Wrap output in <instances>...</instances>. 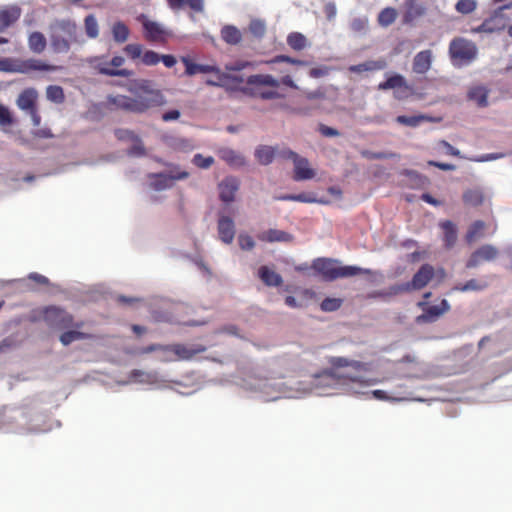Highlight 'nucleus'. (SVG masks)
Wrapping results in <instances>:
<instances>
[{
    "label": "nucleus",
    "mask_w": 512,
    "mask_h": 512,
    "mask_svg": "<svg viewBox=\"0 0 512 512\" xmlns=\"http://www.w3.org/2000/svg\"><path fill=\"white\" fill-rule=\"evenodd\" d=\"M243 83V77L223 72L220 68L215 78H210L205 81V84L208 86L222 87L230 93L241 91L244 94L261 99H274L279 97L277 88L280 82L271 75H251L246 81L247 85L241 87Z\"/></svg>",
    "instance_id": "1"
},
{
    "label": "nucleus",
    "mask_w": 512,
    "mask_h": 512,
    "mask_svg": "<svg viewBox=\"0 0 512 512\" xmlns=\"http://www.w3.org/2000/svg\"><path fill=\"white\" fill-rule=\"evenodd\" d=\"M128 91L134 97L126 95H108L106 105L110 109L142 114L151 108L166 104V99L159 89H154L149 80H137L130 83Z\"/></svg>",
    "instance_id": "2"
},
{
    "label": "nucleus",
    "mask_w": 512,
    "mask_h": 512,
    "mask_svg": "<svg viewBox=\"0 0 512 512\" xmlns=\"http://www.w3.org/2000/svg\"><path fill=\"white\" fill-rule=\"evenodd\" d=\"M52 29L50 41L51 47L56 53H67L71 44L82 45L84 43L77 24L70 19L57 20Z\"/></svg>",
    "instance_id": "3"
},
{
    "label": "nucleus",
    "mask_w": 512,
    "mask_h": 512,
    "mask_svg": "<svg viewBox=\"0 0 512 512\" xmlns=\"http://www.w3.org/2000/svg\"><path fill=\"white\" fill-rule=\"evenodd\" d=\"M313 268L326 281H333L338 278L352 277L360 274H370L369 269L357 266H339L336 261L331 259H317L313 262Z\"/></svg>",
    "instance_id": "4"
},
{
    "label": "nucleus",
    "mask_w": 512,
    "mask_h": 512,
    "mask_svg": "<svg viewBox=\"0 0 512 512\" xmlns=\"http://www.w3.org/2000/svg\"><path fill=\"white\" fill-rule=\"evenodd\" d=\"M478 49L474 42L462 37L454 38L449 44V55L454 66L470 64L477 57Z\"/></svg>",
    "instance_id": "5"
},
{
    "label": "nucleus",
    "mask_w": 512,
    "mask_h": 512,
    "mask_svg": "<svg viewBox=\"0 0 512 512\" xmlns=\"http://www.w3.org/2000/svg\"><path fill=\"white\" fill-rule=\"evenodd\" d=\"M42 314L44 322L51 329L66 330L83 327V322H75L72 314L58 306H47L43 309Z\"/></svg>",
    "instance_id": "6"
},
{
    "label": "nucleus",
    "mask_w": 512,
    "mask_h": 512,
    "mask_svg": "<svg viewBox=\"0 0 512 512\" xmlns=\"http://www.w3.org/2000/svg\"><path fill=\"white\" fill-rule=\"evenodd\" d=\"M434 276V268L429 264H424L414 274L411 282L402 283L399 285L392 286L390 288V294L396 295L402 292H408L412 289L420 290L425 287Z\"/></svg>",
    "instance_id": "7"
},
{
    "label": "nucleus",
    "mask_w": 512,
    "mask_h": 512,
    "mask_svg": "<svg viewBox=\"0 0 512 512\" xmlns=\"http://www.w3.org/2000/svg\"><path fill=\"white\" fill-rule=\"evenodd\" d=\"M138 21L142 24L144 30V38L152 43H167L172 36V32L159 22L148 19L144 14L138 17Z\"/></svg>",
    "instance_id": "8"
},
{
    "label": "nucleus",
    "mask_w": 512,
    "mask_h": 512,
    "mask_svg": "<svg viewBox=\"0 0 512 512\" xmlns=\"http://www.w3.org/2000/svg\"><path fill=\"white\" fill-rule=\"evenodd\" d=\"M512 8V1L496 8L479 26L471 28V33H494L505 28L503 12Z\"/></svg>",
    "instance_id": "9"
},
{
    "label": "nucleus",
    "mask_w": 512,
    "mask_h": 512,
    "mask_svg": "<svg viewBox=\"0 0 512 512\" xmlns=\"http://www.w3.org/2000/svg\"><path fill=\"white\" fill-rule=\"evenodd\" d=\"M38 92L34 88L24 89L18 96L16 103L19 109L30 115L34 126L41 123V116L37 109Z\"/></svg>",
    "instance_id": "10"
},
{
    "label": "nucleus",
    "mask_w": 512,
    "mask_h": 512,
    "mask_svg": "<svg viewBox=\"0 0 512 512\" xmlns=\"http://www.w3.org/2000/svg\"><path fill=\"white\" fill-rule=\"evenodd\" d=\"M418 307L423 310V313L416 317L417 323H433L437 321L442 315L450 310V304L447 300L442 299L439 305L429 306L427 302L421 301Z\"/></svg>",
    "instance_id": "11"
},
{
    "label": "nucleus",
    "mask_w": 512,
    "mask_h": 512,
    "mask_svg": "<svg viewBox=\"0 0 512 512\" xmlns=\"http://www.w3.org/2000/svg\"><path fill=\"white\" fill-rule=\"evenodd\" d=\"M290 160L293 162V179L295 181L311 180L316 176V170L307 158L290 150Z\"/></svg>",
    "instance_id": "12"
},
{
    "label": "nucleus",
    "mask_w": 512,
    "mask_h": 512,
    "mask_svg": "<svg viewBox=\"0 0 512 512\" xmlns=\"http://www.w3.org/2000/svg\"><path fill=\"white\" fill-rule=\"evenodd\" d=\"M327 100L325 91L319 88L315 91L309 92L304 97V105L294 110L303 115L312 114L314 111H324V102Z\"/></svg>",
    "instance_id": "13"
},
{
    "label": "nucleus",
    "mask_w": 512,
    "mask_h": 512,
    "mask_svg": "<svg viewBox=\"0 0 512 512\" xmlns=\"http://www.w3.org/2000/svg\"><path fill=\"white\" fill-rule=\"evenodd\" d=\"M499 255L498 249L491 245V244H485L476 249L466 262L467 268H475L479 266L484 261H493L495 260Z\"/></svg>",
    "instance_id": "14"
},
{
    "label": "nucleus",
    "mask_w": 512,
    "mask_h": 512,
    "mask_svg": "<svg viewBox=\"0 0 512 512\" xmlns=\"http://www.w3.org/2000/svg\"><path fill=\"white\" fill-rule=\"evenodd\" d=\"M22 15V9L17 4L0 6V33L17 23Z\"/></svg>",
    "instance_id": "15"
},
{
    "label": "nucleus",
    "mask_w": 512,
    "mask_h": 512,
    "mask_svg": "<svg viewBox=\"0 0 512 512\" xmlns=\"http://www.w3.org/2000/svg\"><path fill=\"white\" fill-rule=\"evenodd\" d=\"M427 8L423 3L418 0H405L403 23L412 24L415 20L425 16Z\"/></svg>",
    "instance_id": "16"
},
{
    "label": "nucleus",
    "mask_w": 512,
    "mask_h": 512,
    "mask_svg": "<svg viewBox=\"0 0 512 512\" xmlns=\"http://www.w3.org/2000/svg\"><path fill=\"white\" fill-rule=\"evenodd\" d=\"M217 230L220 240L231 244L235 237V224L232 218L221 215L218 219Z\"/></svg>",
    "instance_id": "17"
},
{
    "label": "nucleus",
    "mask_w": 512,
    "mask_h": 512,
    "mask_svg": "<svg viewBox=\"0 0 512 512\" xmlns=\"http://www.w3.org/2000/svg\"><path fill=\"white\" fill-rule=\"evenodd\" d=\"M175 361H189L197 354L206 351V347L201 344L186 346L184 344H173Z\"/></svg>",
    "instance_id": "18"
},
{
    "label": "nucleus",
    "mask_w": 512,
    "mask_h": 512,
    "mask_svg": "<svg viewBox=\"0 0 512 512\" xmlns=\"http://www.w3.org/2000/svg\"><path fill=\"white\" fill-rule=\"evenodd\" d=\"M239 188V181L235 177H226L219 184V197L223 202L229 203L234 200L235 193Z\"/></svg>",
    "instance_id": "19"
},
{
    "label": "nucleus",
    "mask_w": 512,
    "mask_h": 512,
    "mask_svg": "<svg viewBox=\"0 0 512 512\" xmlns=\"http://www.w3.org/2000/svg\"><path fill=\"white\" fill-rule=\"evenodd\" d=\"M433 54L432 51L427 49L418 52L414 58L412 63L413 72L416 74H425L427 73L432 65Z\"/></svg>",
    "instance_id": "20"
},
{
    "label": "nucleus",
    "mask_w": 512,
    "mask_h": 512,
    "mask_svg": "<svg viewBox=\"0 0 512 512\" xmlns=\"http://www.w3.org/2000/svg\"><path fill=\"white\" fill-rule=\"evenodd\" d=\"M181 61L185 66L187 76H194L199 73H213L216 76L219 70V67L215 65L194 63L189 57H182Z\"/></svg>",
    "instance_id": "21"
},
{
    "label": "nucleus",
    "mask_w": 512,
    "mask_h": 512,
    "mask_svg": "<svg viewBox=\"0 0 512 512\" xmlns=\"http://www.w3.org/2000/svg\"><path fill=\"white\" fill-rule=\"evenodd\" d=\"M166 2L172 11H179L185 7H188L194 13L205 11V0H166Z\"/></svg>",
    "instance_id": "22"
},
{
    "label": "nucleus",
    "mask_w": 512,
    "mask_h": 512,
    "mask_svg": "<svg viewBox=\"0 0 512 512\" xmlns=\"http://www.w3.org/2000/svg\"><path fill=\"white\" fill-rule=\"evenodd\" d=\"M60 67L55 65L47 64L46 62L39 59H27L19 62V73H28L30 71H56Z\"/></svg>",
    "instance_id": "23"
},
{
    "label": "nucleus",
    "mask_w": 512,
    "mask_h": 512,
    "mask_svg": "<svg viewBox=\"0 0 512 512\" xmlns=\"http://www.w3.org/2000/svg\"><path fill=\"white\" fill-rule=\"evenodd\" d=\"M387 67V62L385 59L378 60H369L357 65H352L349 67V71L353 73H362L367 71H379L383 70Z\"/></svg>",
    "instance_id": "24"
},
{
    "label": "nucleus",
    "mask_w": 512,
    "mask_h": 512,
    "mask_svg": "<svg viewBox=\"0 0 512 512\" xmlns=\"http://www.w3.org/2000/svg\"><path fill=\"white\" fill-rule=\"evenodd\" d=\"M440 227L443 230V241L446 248H452L457 241V228L456 225L450 221L445 220L440 222Z\"/></svg>",
    "instance_id": "25"
},
{
    "label": "nucleus",
    "mask_w": 512,
    "mask_h": 512,
    "mask_svg": "<svg viewBox=\"0 0 512 512\" xmlns=\"http://www.w3.org/2000/svg\"><path fill=\"white\" fill-rule=\"evenodd\" d=\"M379 90H389V89H404L410 90L406 79L400 74H394L388 77L384 82L379 83Z\"/></svg>",
    "instance_id": "26"
},
{
    "label": "nucleus",
    "mask_w": 512,
    "mask_h": 512,
    "mask_svg": "<svg viewBox=\"0 0 512 512\" xmlns=\"http://www.w3.org/2000/svg\"><path fill=\"white\" fill-rule=\"evenodd\" d=\"M222 40L229 45H237L242 40L241 31L234 25H225L221 31Z\"/></svg>",
    "instance_id": "27"
},
{
    "label": "nucleus",
    "mask_w": 512,
    "mask_h": 512,
    "mask_svg": "<svg viewBox=\"0 0 512 512\" xmlns=\"http://www.w3.org/2000/svg\"><path fill=\"white\" fill-rule=\"evenodd\" d=\"M189 173L187 171L178 172L176 174L167 175V174H156L155 177L158 179L156 183L157 189H165L169 188L173 185L175 180H183L188 178Z\"/></svg>",
    "instance_id": "28"
},
{
    "label": "nucleus",
    "mask_w": 512,
    "mask_h": 512,
    "mask_svg": "<svg viewBox=\"0 0 512 512\" xmlns=\"http://www.w3.org/2000/svg\"><path fill=\"white\" fill-rule=\"evenodd\" d=\"M329 363L334 368H342V367H351L355 371H366L367 370V364L355 361V360H349L345 357H331L329 359Z\"/></svg>",
    "instance_id": "29"
},
{
    "label": "nucleus",
    "mask_w": 512,
    "mask_h": 512,
    "mask_svg": "<svg viewBox=\"0 0 512 512\" xmlns=\"http://www.w3.org/2000/svg\"><path fill=\"white\" fill-rule=\"evenodd\" d=\"M258 275L267 286H279L282 283V277L267 266H261Z\"/></svg>",
    "instance_id": "30"
},
{
    "label": "nucleus",
    "mask_w": 512,
    "mask_h": 512,
    "mask_svg": "<svg viewBox=\"0 0 512 512\" xmlns=\"http://www.w3.org/2000/svg\"><path fill=\"white\" fill-rule=\"evenodd\" d=\"M28 46L32 52L37 54L42 53L47 46L44 34L38 31L32 32L28 37Z\"/></svg>",
    "instance_id": "31"
},
{
    "label": "nucleus",
    "mask_w": 512,
    "mask_h": 512,
    "mask_svg": "<svg viewBox=\"0 0 512 512\" xmlns=\"http://www.w3.org/2000/svg\"><path fill=\"white\" fill-rule=\"evenodd\" d=\"M276 155L274 147L262 145L255 150V158L262 165L270 164Z\"/></svg>",
    "instance_id": "32"
},
{
    "label": "nucleus",
    "mask_w": 512,
    "mask_h": 512,
    "mask_svg": "<svg viewBox=\"0 0 512 512\" xmlns=\"http://www.w3.org/2000/svg\"><path fill=\"white\" fill-rule=\"evenodd\" d=\"M91 338V335L78 331V329L64 331L59 340L64 346L70 345L74 341L85 340Z\"/></svg>",
    "instance_id": "33"
},
{
    "label": "nucleus",
    "mask_w": 512,
    "mask_h": 512,
    "mask_svg": "<svg viewBox=\"0 0 512 512\" xmlns=\"http://www.w3.org/2000/svg\"><path fill=\"white\" fill-rule=\"evenodd\" d=\"M425 121H432V118L430 116L423 114L414 116L399 115L396 117L397 123L409 127H417L418 125Z\"/></svg>",
    "instance_id": "34"
},
{
    "label": "nucleus",
    "mask_w": 512,
    "mask_h": 512,
    "mask_svg": "<svg viewBox=\"0 0 512 512\" xmlns=\"http://www.w3.org/2000/svg\"><path fill=\"white\" fill-rule=\"evenodd\" d=\"M468 97L470 100L475 101L480 107H485L488 104V91L484 87L478 86L470 89Z\"/></svg>",
    "instance_id": "35"
},
{
    "label": "nucleus",
    "mask_w": 512,
    "mask_h": 512,
    "mask_svg": "<svg viewBox=\"0 0 512 512\" xmlns=\"http://www.w3.org/2000/svg\"><path fill=\"white\" fill-rule=\"evenodd\" d=\"M257 238L265 242L285 241L287 234L284 231L270 229L257 234Z\"/></svg>",
    "instance_id": "36"
},
{
    "label": "nucleus",
    "mask_w": 512,
    "mask_h": 512,
    "mask_svg": "<svg viewBox=\"0 0 512 512\" xmlns=\"http://www.w3.org/2000/svg\"><path fill=\"white\" fill-rule=\"evenodd\" d=\"M129 33V28L125 23L121 21L114 23L112 26L113 39L117 43H124L125 41H127Z\"/></svg>",
    "instance_id": "37"
},
{
    "label": "nucleus",
    "mask_w": 512,
    "mask_h": 512,
    "mask_svg": "<svg viewBox=\"0 0 512 512\" xmlns=\"http://www.w3.org/2000/svg\"><path fill=\"white\" fill-rule=\"evenodd\" d=\"M397 10L393 7H386L378 15V23L383 27L393 24L397 18Z\"/></svg>",
    "instance_id": "38"
},
{
    "label": "nucleus",
    "mask_w": 512,
    "mask_h": 512,
    "mask_svg": "<svg viewBox=\"0 0 512 512\" xmlns=\"http://www.w3.org/2000/svg\"><path fill=\"white\" fill-rule=\"evenodd\" d=\"M46 97L49 101L62 104L65 101L64 90L59 85H49L46 88Z\"/></svg>",
    "instance_id": "39"
},
{
    "label": "nucleus",
    "mask_w": 512,
    "mask_h": 512,
    "mask_svg": "<svg viewBox=\"0 0 512 512\" xmlns=\"http://www.w3.org/2000/svg\"><path fill=\"white\" fill-rule=\"evenodd\" d=\"M484 196L479 189H469L463 193V201L471 206H479L483 203Z\"/></svg>",
    "instance_id": "40"
},
{
    "label": "nucleus",
    "mask_w": 512,
    "mask_h": 512,
    "mask_svg": "<svg viewBox=\"0 0 512 512\" xmlns=\"http://www.w3.org/2000/svg\"><path fill=\"white\" fill-rule=\"evenodd\" d=\"M84 28L86 35L91 38L95 39L99 35V25L97 22L96 17L93 14L87 15L84 19Z\"/></svg>",
    "instance_id": "41"
},
{
    "label": "nucleus",
    "mask_w": 512,
    "mask_h": 512,
    "mask_svg": "<svg viewBox=\"0 0 512 512\" xmlns=\"http://www.w3.org/2000/svg\"><path fill=\"white\" fill-rule=\"evenodd\" d=\"M485 229V223L481 220H477L471 224L466 234V241L472 243L483 235Z\"/></svg>",
    "instance_id": "42"
},
{
    "label": "nucleus",
    "mask_w": 512,
    "mask_h": 512,
    "mask_svg": "<svg viewBox=\"0 0 512 512\" xmlns=\"http://www.w3.org/2000/svg\"><path fill=\"white\" fill-rule=\"evenodd\" d=\"M487 286L486 283H481L476 279H471L467 281L465 284L456 285L453 290L460 292H468V291H480L485 289Z\"/></svg>",
    "instance_id": "43"
},
{
    "label": "nucleus",
    "mask_w": 512,
    "mask_h": 512,
    "mask_svg": "<svg viewBox=\"0 0 512 512\" xmlns=\"http://www.w3.org/2000/svg\"><path fill=\"white\" fill-rule=\"evenodd\" d=\"M220 157L230 165L240 166L244 164V159L231 149L220 151Z\"/></svg>",
    "instance_id": "44"
},
{
    "label": "nucleus",
    "mask_w": 512,
    "mask_h": 512,
    "mask_svg": "<svg viewBox=\"0 0 512 512\" xmlns=\"http://www.w3.org/2000/svg\"><path fill=\"white\" fill-rule=\"evenodd\" d=\"M248 30L254 37L260 39L266 32L265 22L260 19H253L249 23Z\"/></svg>",
    "instance_id": "45"
},
{
    "label": "nucleus",
    "mask_w": 512,
    "mask_h": 512,
    "mask_svg": "<svg viewBox=\"0 0 512 512\" xmlns=\"http://www.w3.org/2000/svg\"><path fill=\"white\" fill-rule=\"evenodd\" d=\"M309 45L307 38L298 32L290 33V47L294 50H303Z\"/></svg>",
    "instance_id": "46"
},
{
    "label": "nucleus",
    "mask_w": 512,
    "mask_h": 512,
    "mask_svg": "<svg viewBox=\"0 0 512 512\" xmlns=\"http://www.w3.org/2000/svg\"><path fill=\"white\" fill-rule=\"evenodd\" d=\"M476 8V0H458L457 3L455 4L456 11L464 15L474 12Z\"/></svg>",
    "instance_id": "47"
},
{
    "label": "nucleus",
    "mask_w": 512,
    "mask_h": 512,
    "mask_svg": "<svg viewBox=\"0 0 512 512\" xmlns=\"http://www.w3.org/2000/svg\"><path fill=\"white\" fill-rule=\"evenodd\" d=\"M343 304V300L341 298H325L321 304L320 308L324 312H334L338 310Z\"/></svg>",
    "instance_id": "48"
},
{
    "label": "nucleus",
    "mask_w": 512,
    "mask_h": 512,
    "mask_svg": "<svg viewBox=\"0 0 512 512\" xmlns=\"http://www.w3.org/2000/svg\"><path fill=\"white\" fill-rule=\"evenodd\" d=\"M174 351V345H162L160 346V349L158 350V359L162 362H175V355L173 353Z\"/></svg>",
    "instance_id": "49"
},
{
    "label": "nucleus",
    "mask_w": 512,
    "mask_h": 512,
    "mask_svg": "<svg viewBox=\"0 0 512 512\" xmlns=\"http://www.w3.org/2000/svg\"><path fill=\"white\" fill-rule=\"evenodd\" d=\"M124 52L132 60H136L138 58L142 59L143 46L141 44L131 43L124 47Z\"/></svg>",
    "instance_id": "50"
},
{
    "label": "nucleus",
    "mask_w": 512,
    "mask_h": 512,
    "mask_svg": "<svg viewBox=\"0 0 512 512\" xmlns=\"http://www.w3.org/2000/svg\"><path fill=\"white\" fill-rule=\"evenodd\" d=\"M372 395L377 400L389 401V402H402V401H406L408 399L405 396H389L386 391L380 390V389L373 390Z\"/></svg>",
    "instance_id": "51"
},
{
    "label": "nucleus",
    "mask_w": 512,
    "mask_h": 512,
    "mask_svg": "<svg viewBox=\"0 0 512 512\" xmlns=\"http://www.w3.org/2000/svg\"><path fill=\"white\" fill-rule=\"evenodd\" d=\"M99 72L103 75L107 76H120V77H130L133 75V71L128 69H113L106 66L99 67Z\"/></svg>",
    "instance_id": "52"
},
{
    "label": "nucleus",
    "mask_w": 512,
    "mask_h": 512,
    "mask_svg": "<svg viewBox=\"0 0 512 512\" xmlns=\"http://www.w3.org/2000/svg\"><path fill=\"white\" fill-rule=\"evenodd\" d=\"M141 62L146 66H155L160 62V55L153 50H146L143 52Z\"/></svg>",
    "instance_id": "53"
},
{
    "label": "nucleus",
    "mask_w": 512,
    "mask_h": 512,
    "mask_svg": "<svg viewBox=\"0 0 512 512\" xmlns=\"http://www.w3.org/2000/svg\"><path fill=\"white\" fill-rule=\"evenodd\" d=\"M193 164L201 169H208L214 163V158L212 156H203L202 154H195L192 160Z\"/></svg>",
    "instance_id": "54"
},
{
    "label": "nucleus",
    "mask_w": 512,
    "mask_h": 512,
    "mask_svg": "<svg viewBox=\"0 0 512 512\" xmlns=\"http://www.w3.org/2000/svg\"><path fill=\"white\" fill-rule=\"evenodd\" d=\"M19 63L10 58H0V71L18 72Z\"/></svg>",
    "instance_id": "55"
},
{
    "label": "nucleus",
    "mask_w": 512,
    "mask_h": 512,
    "mask_svg": "<svg viewBox=\"0 0 512 512\" xmlns=\"http://www.w3.org/2000/svg\"><path fill=\"white\" fill-rule=\"evenodd\" d=\"M13 122L14 120L10 110L5 105L0 103V125L11 126Z\"/></svg>",
    "instance_id": "56"
},
{
    "label": "nucleus",
    "mask_w": 512,
    "mask_h": 512,
    "mask_svg": "<svg viewBox=\"0 0 512 512\" xmlns=\"http://www.w3.org/2000/svg\"><path fill=\"white\" fill-rule=\"evenodd\" d=\"M238 244L242 250H252L255 247L253 238L250 235L244 233H241L238 236Z\"/></svg>",
    "instance_id": "57"
},
{
    "label": "nucleus",
    "mask_w": 512,
    "mask_h": 512,
    "mask_svg": "<svg viewBox=\"0 0 512 512\" xmlns=\"http://www.w3.org/2000/svg\"><path fill=\"white\" fill-rule=\"evenodd\" d=\"M330 70L331 69L329 67L322 65L319 67L309 69L308 75L311 78H321V77L327 76L329 74Z\"/></svg>",
    "instance_id": "58"
},
{
    "label": "nucleus",
    "mask_w": 512,
    "mask_h": 512,
    "mask_svg": "<svg viewBox=\"0 0 512 512\" xmlns=\"http://www.w3.org/2000/svg\"><path fill=\"white\" fill-rule=\"evenodd\" d=\"M318 131L323 135L324 137H337L340 135L339 131L335 128L326 126L324 124H319Z\"/></svg>",
    "instance_id": "59"
},
{
    "label": "nucleus",
    "mask_w": 512,
    "mask_h": 512,
    "mask_svg": "<svg viewBox=\"0 0 512 512\" xmlns=\"http://www.w3.org/2000/svg\"><path fill=\"white\" fill-rule=\"evenodd\" d=\"M116 137L119 140H131V141H133L134 139H137V135L133 131H130V130H127V129H119V130H117L116 131Z\"/></svg>",
    "instance_id": "60"
},
{
    "label": "nucleus",
    "mask_w": 512,
    "mask_h": 512,
    "mask_svg": "<svg viewBox=\"0 0 512 512\" xmlns=\"http://www.w3.org/2000/svg\"><path fill=\"white\" fill-rule=\"evenodd\" d=\"M249 65H250L249 62L240 60V61H236L233 64L225 65V69L227 71H241V70L245 69L246 67H248Z\"/></svg>",
    "instance_id": "61"
},
{
    "label": "nucleus",
    "mask_w": 512,
    "mask_h": 512,
    "mask_svg": "<svg viewBox=\"0 0 512 512\" xmlns=\"http://www.w3.org/2000/svg\"><path fill=\"white\" fill-rule=\"evenodd\" d=\"M290 200L300 202H313L314 197L311 193L290 194Z\"/></svg>",
    "instance_id": "62"
},
{
    "label": "nucleus",
    "mask_w": 512,
    "mask_h": 512,
    "mask_svg": "<svg viewBox=\"0 0 512 512\" xmlns=\"http://www.w3.org/2000/svg\"><path fill=\"white\" fill-rule=\"evenodd\" d=\"M324 13H325L326 18L328 20L334 19L335 16H336V13H337V9H336L335 3L328 2L327 4H325V6H324Z\"/></svg>",
    "instance_id": "63"
},
{
    "label": "nucleus",
    "mask_w": 512,
    "mask_h": 512,
    "mask_svg": "<svg viewBox=\"0 0 512 512\" xmlns=\"http://www.w3.org/2000/svg\"><path fill=\"white\" fill-rule=\"evenodd\" d=\"M133 142H135V144L133 145V147L130 149L129 153L130 154H133V155H144L145 154V149L141 143V140L139 139V137L137 136V139H134Z\"/></svg>",
    "instance_id": "64"
}]
</instances>
